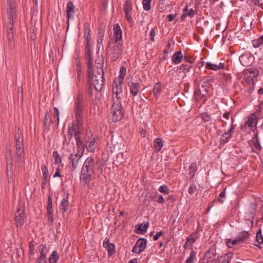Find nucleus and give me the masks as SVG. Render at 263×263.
Listing matches in <instances>:
<instances>
[{"mask_svg": "<svg viewBox=\"0 0 263 263\" xmlns=\"http://www.w3.org/2000/svg\"><path fill=\"white\" fill-rule=\"evenodd\" d=\"M92 60L89 58L87 62L88 81L91 87H94L97 91H101L104 83V71L101 64L92 68Z\"/></svg>", "mask_w": 263, "mask_h": 263, "instance_id": "nucleus-1", "label": "nucleus"}, {"mask_svg": "<svg viewBox=\"0 0 263 263\" xmlns=\"http://www.w3.org/2000/svg\"><path fill=\"white\" fill-rule=\"evenodd\" d=\"M82 111L83 106L81 101L78 100L76 102L75 106L76 120L72 122L71 126L68 129L67 138L69 140L72 138L73 134L74 138H76L77 134H78V135H81V128L83 123Z\"/></svg>", "mask_w": 263, "mask_h": 263, "instance_id": "nucleus-2", "label": "nucleus"}, {"mask_svg": "<svg viewBox=\"0 0 263 263\" xmlns=\"http://www.w3.org/2000/svg\"><path fill=\"white\" fill-rule=\"evenodd\" d=\"M122 96V93L114 95L112 93L111 111L109 117V121L111 122L120 121L123 117L124 111L121 100Z\"/></svg>", "mask_w": 263, "mask_h": 263, "instance_id": "nucleus-3", "label": "nucleus"}, {"mask_svg": "<svg viewBox=\"0 0 263 263\" xmlns=\"http://www.w3.org/2000/svg\"><path fill=\"white\" fill-rule=\"evenodd\" d=\"M113 30L114 43L111 54H112V60L115 61L122 53L123 51V44L122 41V31L118 24H116L114 25Z\"/></svg>", "mask_w": 263, "mask_h": 263, "instance_id": "nucleus-4", "label": "nucleus"}, {"mask_svg": "<svg viewBox=\"0 0 263 263\" xmlns=\"http://www.w3.org/2000/svg\"><path fill=\"white\" fill-rule=\"evenodd\" d=\"M97 164L92 157H88L84 163L81 170L80 179L86 183L89 181L97 169Z\"/></svg>", "mask_w": 263, "mask_h": 263, "instance_id": "nucleus-5", "label": "nucleus"}, {"mask_svg": "<svg viewBox=\"0 0 263 263\" xmlns=\"http://www.w3.org/2000/svg\"><path fill=\"white\" fill-rule=\"evenodd\" d=\"M258 118L255 114H251L245 119L243 124L240 126L241 130L244 132H254L256 128Z\"/></svg>", "mask_w": 263, "mask_h": 263, "instance_id": "nucleus-6", "label": "nucleus"}, {"mask_svg": "<svg viewBox=\"0 0 263 263\" xmlns=\"http://www.w3.org/2000/svg\"><path fill=\"white\" fill-rule=\"evenodd\" d=\"M126 69L124 66L120 68L119 76L116 78L112 84V92L115 94L119 95L122 93L124 78L126 74Z\"/></svg>", "mask_w": 263, "mask_h": 263, "instance_id": "nucleus-7", "label": "nucleus"}, {"mask_svg": "<svg viewBox=\"0 0 263 263\" xmlns=\"http://www.w3.org/2000/svg\"><path fill=\"white\" fill-rule=\"evenodd\" d=\"M17 15H15L11 18H9V16L7 15V40L8 46L10 48H12L14 45V34L13 30V24L14 20L16 18Z\"/></svg>", "mask_w": 263, "mask_h": 263, "instance_id": "nucleus-8", "label": "nucleus"}, {"mask_svg": "<svg viewBox=\"0 0 263 263\" xmlns=\"http://www.w3.org/2000/svg\"><path fill=\"white\" fill-rule=\"evenodd\" d=\"M249 237V234L247 231H242L239 233L234 239H229L227 241V245L229 248H232L235 245L240 244Z\"/></svg>", "mask_w": 263, "mask_h": 263, "instance_id": "nucleus-9", "label": "nucleus"}, {"mask_svg": "<svg viewBox=\"0 0 263 263\" xmlns=\"http://www.w3.org/2000/svg\"><path fill=\"white\" fill-rule=\"evenodd\" d=\"M16 139V154L20 161H24V151L23 147V140L19 132H17L15 136Z\"/></svg>", "mask_w": 263, "mask_h": 263, "instance_id": "nucleus-10", "label": "nucleus"}, {"mask_svg": "<svg viewBox=\"0 0 263 263\" xmlns=\"http://www.w3.org/2000/svg\"><path fill=\"white\" fill-rule=\"evenodd\" d=\"M257 75V71L256 69L252 68H249L245 71L244 80L245 82L249 85L250 88L253 87L254 83V79Z\"/></svg>", "mask_w": 263, "mask_h": 263, "instance_id": "nucleus-11", "label": "nucleus"}, {"mask_svg": "<svg viewBox=\"0 0 263 263\" xmlns=\"http://www.w3.org/2000/svg\"><path fill=\"white\" fill-rule=\"evenodd\" d=\"M23 204V203H19V206L17 209L15 222L17 227H22L24 223V208Z\"/></svg>", "mask_w": 263, "mask_h": 263, "instance_id": "nucleus-12", "label": "nucleus"}, {"mask_svg": "<svg viewBox=\"0 0 263 263\" xmlns=\"http://www.w3.org/2000/svg\"><path fill=\"white\" fill-rule=\"evenodd\" d=\"M207 93L208 91L206 88L203 85H202L195 89L194 97L197 101L203 99V101L204 102L206 100V96Z\"/></svg>", "mask_w": 263, "mask_h": 263, "instance_id": "nucleus-13", "label": "nucleus"}, {"mask_svg": "<svg viewBox=\"0 0 263 263\" xmlns=\"http://www.w3.org/2000/svg\"><path fill=\"white\" fill-rule=\"evenodd\" d=\"M147 245V241L144 238H139L132 249L134 253L140 254L145 249Z\"/></svg>", "mask_w": 263, "mask_h": 263, "instance_id": "nucleus-14", "label": "nucleus"}, {"mask_svg": "<svg viewBox=\"0 0 263 263\" xmlns=\"http://www.w3.org/2000/svg\"><path fill=\"white\" fill-rule=\"evenodd\" d=\"M83 152L78 151L76 153H73L70 155V158L71 161L73 171H74L78 166L80 160L83 155Z\"/></svg>", "mask_w": 263, "mask_h": 263, "instance_id": "nucleus-15", "label": "nucleus"}, {"mask_svg": "<svg viewBox=\"0 0 263 263\" xmlns=\"http://www.w3.org/2000/svg\"><path fill=\"white\" fill-rule=\"evenodd\" d=\"M81 69H76V70L72 71L71 76V81L72 82L73 85L77 87H79L80 82L81 80Z\"/></svg>", "mask_w": 263, "mask_h": 263, "instance_id": "nucleus-16", "label": "nucleus"}, {"mask_svg": "<svg viewBox=\"0 0 263 263\" xmlns=\"http://www.w3.org/2000/svg\"><path fill=\"white\" fill-rule=\"evenodd\" d=\"M8 7L7 9V15L9 18H11L16 15V6L15 0H7Z\"/></svg>", "mask_w": 263, "mask_h": 263, "instance_id": "nucleus-17", "label": "nucleus"}, {"mask_svg": "<svg viewBox=\"0 0 263 263\" xmlns=\"http://www.w3.org/2000/svg\"><path fill=\"white\" fill-rule=\"evenodd\" d=\"M85 142V146L86 150L89 152H93L96 149L95 138L92 136H87Z\"/></svg>", "mask_w": 263, "mask_h": 263, "instance_id": "nucleus-18", "label": "nucleus"}, {"mask_svg": "<svg viewBox=\"0 0 263 263\" xmlns=\"http://www.w3.org/2000/svg\"><path fill=\"white\" fill-rule=\"evenodd\" d=\"M66 13L68 17L67 24H69V20L73 17L75 13V6L72 2H69L66 6Z\"/></svg>", "mask_w": 263, "mask_h": 263, "instance_id": "nucleus-19", "label": "nucleus"}, {"mask_svg": "<svg viewBox=\"0 0 263 263\" xmlns=\"http://www.w3.org/2000/svg\"><path fill=\"white\" fill-rule=\"evenodd\" d=\"M205 68L214 71H217L224 68V65L223 63L219 62L218 64H214L211 62H206L205 63Z\"/></svg>", "mask_w": 263, "mask_h": 263, "instance_id": "nucleus-20", "label": "nucleus"}, {"mask_svg": "<svg viewBox=\"0 0 263 263\" xmlns=\"http://www.w3.org/2000/svg\"><path fill=\"white\" fill-rule=\"evenodd\" d=\"M130 92L133 96L138 94L140 89V85L138 83L131 82L129 84Z\"/></svg>", "mask_w": 263, "mask_h": 263, "instance_id": "nucleus-21", "label": "nucleus"}, {"mask_svg": "<svg viewBox=\"0 0 263 263\" xmlns=\"http://www.w3.org/2000/svg\"><path fill=\"white\" fill-rule=\"evenodd\" d=\"M69 206V200L68 195L64 197L60 203L59 207L60 211L62 213L66 212Z\"/></svg>", "mask_w": 263, "mask_h": 263, "instance_id": "nucleus-22", "label": "nucleus"}, {"mask_svg": "<svg viewBox=\"0 0 263 263\" xmlns=\"http://www.w3.org/2000/svg\"><path fill=\"white\" fill-rule=\"evenodd\" d=\"M197 238L193 234L191 235L186 238V242L184 245L185 249H191L193 243L195 242Z\"/></svg>", "mask_w": 263, "mask_h": 263, "instance_id": "nucleus-23", "label": "nucleus"}, {"mask_svg": "<svg viewBox=\"0 0 263 263\" xmlns=\"http://www.w3.org/2000/svg\"><path fill=\"white\" fill-rule=\"evenodd\" d=\"M183 59V54L181 51L175 52L172 58V62L175 64H179Z\"/></svg>", "mask_w": 263, "mask_h": 263, "instance_id": "nucleus-24", "label": "nucleus"}, {"mask_svg": "<svg viewBox=\"0 0 263 263\" xmlns=\"http://www.w3.org/2000/svg\"><path fill=\"white\" fill-rule=\"evenodd\" d=\"M52 156L54 160V164L57 166L63 167V165L62 164V158L57 151H54L52 154Z\"/></svg>", "mask_w": 263, "mask_h": 263, "instance_id": "nucleus-25", "label": "nucleus"}, {"mask_svg": "<svg viewBox=\"0 0 263 263\" xmlns=\"http://www.w3.org/2000/svg\"><path fill=\"white\" fill-rule=\"evenodd\" d=\"M12 164H10L9 165V169L8 167H7V180L9 184H13L14 182V179L13 177V172H12Z\"/></svg>", "mask_w": 263, "mask_h": 263, "instance_id": "nucleus-26", "label": "nucleus"}, {"mask_svg": "<svg viewBox=\"0 0 263 263\" xmlns=\"http://www.w3.org/2000/svg\"><path fill=\"white\" fill-rule=\"evenodd\" d=\"M149 223L148 222L144 224H139L137 225V233L142 234L145 233L146 232Z\"/></svg>", "mask_w": 263, "mask_h": 263, "instance_id": "nucleus-27", "label": "nucleus"}, {"mask_svg": "<svg viewBox=\"0 0 263 263\" xmlns=\"http://www.w3.org/2000/svg\"><path fill=\"white\" fill-rule=\"evenodd\" d=\"M75 139L78 148L79 149L78 151L82 152L83 153L85 146L84 145L81 139L80 135H78V134H77Z\"/></svg>", "mask_w": 263, "mask_h": 263, "instance_id": "nucleus-28", "label": "nucleus"}, {"mask_svg": "<svg viewBox=\"0 0 263 263\" xmlns=\"http://www.w3.org/2000/svg\"><path fill=\"white\" fill-rule=\"evenodd\" d=\"M184 13L181 16V19L183 20L186 16L192 17L194 15V11L193 9L188 10V6H186L183 9Z\"/></svg>", "mask_w": 263, "mask_h": 263, "instance_id": "nucleus-29", "label": "nucleus"}, {"mask_svg": "<svg viewBox=\"0 0 263 263\" xmlns=\"http://www.w3.org/2000/svg\"><path fill=\"white\" fill-rule=\"evenodd\" d=\"M196 252L194 251H192L188 257L185 261V263H195L197 260L196 256Z\"/></svg>", "mask_w": 263, "mask_h": 263, "instance_id": "nucleus-30", "label": "nucleus"}, {"mask_svg": "<svg viewBox=\"0 0 263 263\" xmlns=\"http://www.w3.org/2000/svg\"><path fill=\"white\" fill-rule=\"evenodd\" d=\"M39 250L41 254L40 256L43 257H47V255L49 253V249L46 246L44 245H40L39 247Z\"/></svg>", "mask_w": 263, "mask_h": 263, "instance_id": "nucleus-31", "label": "nucleus"}, {"mask_svg": "<svg viewBox=\"0 0 263 263\" xmlns=\"http://www.w3.org/2000/svg\"><path fill=\"white\" fill-rule=\"evenodd\" d=\"M163 146V143L160 139L157 138L154 140V147L156 152H159Z\"/></svg>", "mask_w": 263, "mask_h": 263, "instance_id": "nucleus-32", "label": "nucleus"}, {"mask_svg": "<svg viewBox=\"0 0 263 263\" xmlns=\"http://www.w3.org/2000/svg\"><path fill=\"white\" fill-rule=\"evenodd\" d=\"M59 258V255L57 251L52 252L49 258V263H56Z\"/></svg>", "mask_w": 263, "mask_h": 263, "instance_id": "nucleus-33", "label": "nucleus"}, {"mask_svg": "<svg viewBox=\"0 0 263 263\" xmlns=\"http://www.w3.org/2000/svg\"><path fill=\"white\" fill-rule=\"evenodd\" d=\"M161 91V86L159 83H157L155 84L153 92L154 93V96L156 98H157L160 95V93Z\"/></svg>", "mask_w": 263, "mask_h": 263, "instance_id": "nucleus-34", "label": "nucleus"}, {"mask_svg": "<svg viewBox=\"0 0 263 263\" xmlns=\"http://www.w3.org/2000/svg\"><path fill=\"white\" fill-rule=\"evenodd\" d=\"M85 37L87 40V43L89 39H90V29L89 24L85 25Z\"/></svg>", "mask_w": 263, "mask_h": 263, "instance_id": "nucleus-35", "label": "nucleus"}, {"mask_svg": "<svg viewBox=\"0 0 263 263\" xmlns=\"http://www.w3.org/2000/svg\"><path fill=\"white\" fill-rule=\"evenodd\" d=\"M103 246L105 248L107 249L109 254L114 253L115 246L113 244L109 242H104L103 243Z\"/></svg>", "mask_w": 263, "mask_h": 263, "instance_id": "nucleus-36", "label": "nucleus"}, {"mask_svg": "<svg viewBox=\"0 0 263 263\" xmlns=\"http://www.w3.org/2000/svg\"><path fill=\"white\" fill-rule=\"evenodd\" d=\"M132 9V6L131 2L126 0L124 6V11L125 13H130Z\"/></svg>", "mask_w": 263, "mask_h": 263, "instance_id": "nucleus-37", "label": "nucleus"}, {"mask_svg": "<svg viewBox=\"0 0 263 263\" xmlns=\"http://www.w3.org/2000/svg\"><path fill=\"white\" fill-rule=\"evenodd\" d=\"M152 0H143L142 5L144 10L148 11L151 8V3Z\"/></svg>", "mask_w": 263, "mask_h": 263, "instance_id": "nucleus-38", "label": "nucleus"}, {"mask_svg": "<svg viewBox=\"0 0 263 263\" xmlns=\"http://www.w3.org/2000/svg\"><path fill=\"white\" fill-rule=\"evenodd\" d=\"M197 171V165L196 163H192L189 168V174L191 175V177H194L195 173Z\"/></svg>", "mask_w": 263, "mask_h": 263, "instance_id": "nucleus-39", "label": "nucleus"}, {"mask_svg": "<svg viewBox=\"0 0 263 263\" xmlns=\"http://www.w3.org/2000/svg\"><path fill=\"white\" fill-rule=\"evenodd\" d=\"M230 138L231 137H230V135H229V134H223L220 140V144H224L228 142Z\"/></svg>", "mask_w": 263, "mask_h": 263, "instance_id": "nucleus-40", "label": "nucleus"}, {"mask_svg": "<svg viewBox=\"0 0 263 263\" xmlns=\"http://www.w3.org/2000/svg\"><path fill=\"white\" fill-rule=\"evenodd\" d=\"M158 191L162 193H164L165 195H167L169 194L170 190L168 187L166 185H161L158 188Z\"/></svg>", "mask_w": 263, "mask_h": 263, "instance_id": "nucleus-41", "label": "nucleus"}, {"mask_svg": "<svg viewBox=\"0 0 263 263\" xmlns=\"http://www.w3.org/2000/svg\"><path fill=\"white\" fill-rule=\"evenodd\" d=\"M49 205L47 208V213L49 215V218H52L53 217V209L52 208V203L50 201V198H48Z\"/></svg>", "mask_w": 263, "mask_h": 263, "instance_id": "nucleus-42", "label": "nucleus"}, {"mask_svg": "<svg viewBox=\"0 0 263 263\" xmlns=\"http://www.w3.org/2000/svg\"><path fill=\"white\" fill-rule=\"evenodd\" d=\"M154 200L155 201L159 203H162L164 202V199L163 196L158 194H156L154 196Z\"/></svg>", "mask_w": 263, "mask_h": 263, "instance_id": "nucleus-43", "label": "nucleus"}, {"mask_svg": "<svg viewBox=\"0 0 263 263\" xmlns=\"http://www.w3.org/2000/svg\"><path fill=\"white\" fill-rule=\"evenodd\" d=\"M256 240L259 244H262L263 243V237L260 230L257 232Z\"/></svg>", "mask_w": 263, "mask_h": 263, "instance_id": "nucleus-44", "label": "nucleus"}, {"mask_svg": "<svg viewBox=\"0 0 263 263\" xmlns=\"http://www.w3.org/2000/svg\"><path fill=\"white\" fill-rule=\"evenodd\" d=\"M201 117L204 122H209L211 119L210 115L207 112L202 113Z\"/></svg>", "mask_w": 263, "mask_h": 263, "instance_id": "nucleus-45", "label": "nucleus"}, {"mask_svg": "<svg viewBox=\"0 0 263 263\" xmlns=\"http://www.w3.org/2000/svg\"><path fill=\"white\" fill-rule=\"evenodd\" d=\"M54 116V118L56 119L57 124H59L60 121V117H59V111L57 107H55L53 108Z\"/></svg>", "mask_w": 263, "mask_h": 263, "instance_id": "nucleus-46", "label": "nucleus"}, {"mask_svg": "<svg viewBox=\"0 0 263 263\" xmlns=\"http://www.w3.org/2000/svg\"><path fill=\"white\" fill-rule=\"evenodd\" d=\"M230 259L228 254H225L220 257L219 263H229Z\"/></svg>", "mask_w": 263, "mask_h": 263, "instance_id": "nucleus-47", "label": "nucleus"}, {"mask_svg": "<svg viewBox=\"0 0 263 263\" xmlns=\"http://www.w3.org/2000/svg\"><path fill=\"white\" fill-rule=\"evenodd\" d=\"M197 190V187L196 185L194 183H192L190 184L188 192L190 194L192 195L195 193L196 191Z\"/></svg>", "mask_w": 263, "mask_h": 263, "instance_id": "nucleus-48", "label": "nucleus"}, {"mask_svg": "<svg viewBox=\"0 0 263 263\" xmlns=\"http://www.w3.org/2000/svg\"><path fill=\"white\" fill-rule=\"evenodd\" d=\"M255 137L256 138V141L254 143V146L256 150L260 151L262 149V147L260 145V144L259 143V142L258 141L257 134H256Z\"/></svg>", "mask_w": 263, "mask_h": 263, "instance_id": "nucleus-49", "label": "nucleus"}, {"mask_svg": "<svg viewBox=\"0 0 263 263\" xmlns=\"http://www.w3.org/2000/svg\"><path fill=\"white\" fill-rule=\"evenodd\" d=\"M263 42V41L261 40L260 38L258 40H255L253 41V45L254 47H258L260 46Z\"/></svg>", "mask_w": 263, "mask_h": 263, "instance_id": "nucleus-50", "label": "nucleus"}, {"mask_svg": "<svg viewBox=\"0 0 263 263\" xmlns=\"http://www.w3.org/2000/svg\"><path fill=\"white\" fill-rule=\"evenodd\" d=\"M226 196V189H224L220 194L218 201L221 203H223V200H221L222 198H224Z\"/></svg>", "mask_w": 263, "mask_h": 263, "instance_id": "nucleus-51", "label": "nucleus"}, {"mask_svg": "<svg viewBox=\"0 0 263 263\" xmlns=\"http://www.w3.org/2000/svg\"><path fill=\"white\" fill-rule=\"evenodd\" d=\"M42 170L43 172V176L45 178H46L48 176V170L47 167L45 165H43L42 166Z\"/></svg>", "mask_w": 263, "mask_h": 263, "instance_id": "nucleus-52", "label": "nucleus"}, {"mask_svg": "<svg viewBox=\"0 0 263 263\" xmlns=\"http://www.w3.org/2000/svg\"><path fill=\"white\" fill-rule=\"evenodd\" d=\"M62 168V167H59V166H57V167L55 169V174L53 175V177L54 178H55V177H60L61 176V175H60V170Z\"/></svg>", "mask_w": 263, "mask_h": 263, "instance_id": "nucleus-53", "label": "nucleus"}, {"mask_svg": "<svg viewBox=\"0 0 263 263\" xmlns=\"http://www.w3.org/2000/svg\"><path fill=\"white\" fill-rule=\"evenodd\" d=\"M125 13V16H126V18L127 20V21L129 22V23H132L133 22V17L132 16V15L130 14V13Z\"/></svg>", "mask_w": 263, "mask_h": 263, "instance_id": "nucleus-54", "label": "nucleus"}, {"mask_svg": "<svg viewBox=\"0 0 263 263\" xmlns=\"http://www.w3.org/2000/svg\"><path fill=\"white\" fill-rule=\"evenodd\" d=\"M99 37L97 40L98 45H100L102 43L103 34L102 32L99 33Z\"/></svg>", "mask_w": 263, "mask_h": 263, "instance_id": "nucleus-55", "label": "nucleus"}, {"mask_svg": "<svg viewBox=\"0 0 263 263\" xmlns=\"http://www.w3.org/2000/svg\"><path fill=\"white\" fill-rule=\"evenodd\" d=\"M150 35H151V40L152 41H154L155 40V36L156 35V32L154 29H151V32H150Z\"/></svg>", "mask_w": 263, "mask_h": 263, "instance_id": "nucleus-56", "label": "nucleus"}, {"mask_svg": "<svg viewBox=\"0 0 263 263\" xmlns=\"http://www.w3.org/2000/svg\"><path fill=\"white\" fill-rule=\"evenodd\" d=\"M162 235V232L161 231L157 232L153 237V239L154 240H157Z\"/></svg>", "mask_w": 263, "mask_h": 263, "instance_id": "nucleus-57", "label": "nucleus"}, {"mask_svg": "<svg viewBox=\"0 0 263 263\" xmlns=\"http://www.w3.org/2000/svg\"><path fill=\"white\" fill-rule=\"evenodd\" d=\"M39 263H47L46 257L40 256L38 260Z\"/></svg>", "mask_w": 263, "mask_h": 263, "instance_id": "nucleus-58", "label": "nucleus"}, {"mask_svg": "<svg viewBox=\"0 0 263 263\" xmlns=\"http://www.w3.org/2000/svg\"><path fill=\"white\" fill-rule=\"evenodd\" d=\"M233 129V125H232L231 127L227 131V132L225 133L224 134H229V135H230V137H231Z\"/></svg>", "mask_w": 263, "mask_h": 263, "instance_id": "nucleus-59", "label": "nucleus"}, {"mask_svg": "<svg viewBox=\"0 0 263 263\" xmlns=\"http://www.w3.org/2000/svg\"><path fill=\"white\" fill-rule=\"evenodd\" d=\"M175 17V15H174L173 14H168L167 16V19L168 20V21L169 22H172L174 18Z\"/></svg>", "mask_w": 263, "mask_h": 263, "instance_id": "nucleus-60", "label": "nucleus"}, {"mask_svg": "<svg viewBox=\"0 0 263 263\" xmlns=\"http://www.w3.org/2000/svg\"><path fill=\"white\" fill-rule=\"evenodd\" d=\"M230 116V114L229 112H226L223 115V118H224L225 119H226L227 120H228L229 119Z\"/></svg>", "mask_w": 263, "mask_h": 263, "instance_id": "nucleus-61", "label": "nucleus"}, {"mask_svg": "<svg viewBox=\"0 0 263 263\" xmlns=\"http://www.w3.org/2000/svg\"><path fill=\"white\" fill-rule=\"evenodd\" d=\"M258 93L261 95H263V88H260V89H259L258 90Z\"/></svg>", "mask_w": 263, "mask_h": 263, "instance_id": "nucleus-62", "label": "nucleus"}, {"mask_svg": "<svg viewBox=\"0 0 263 263\" xmlns=\"http://www.w3.org/2000/svg\"><path fill=\"white\" fill-rule=\"evenodd\" d=\"M76 66H77V68L76 69H81V64H80V62H77V63H76Z\"/></svg>", "mask_w": 263, "mask_h": 263, "instance_id": "nucleus-63", "label": "nucleus"}, {"mask_svg": "<svg viewBox=\"0 0 263 263\" xmlns=\"http://www.w3.org/2000/svg\"><path fill=\"white\" fill-rule=\"evenodd\" d=\"M128 263H138L136 259H133L130 260Z\"/></svg>", "mask_w": 263, "mask_h": 263, "instance_id": "nucleus-64", "label": "nucleus"}]
</instances>
